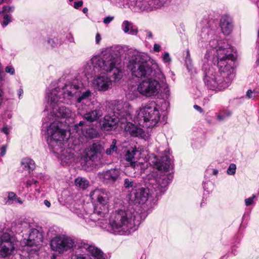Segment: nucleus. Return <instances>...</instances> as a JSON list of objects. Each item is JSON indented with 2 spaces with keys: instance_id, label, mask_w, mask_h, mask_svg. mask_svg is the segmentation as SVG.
Masks as SVG:
<instances>
[{
  "instance_id": "obj_1",
  "label": "nucleus",
  "mask_w": 259,
  "mask_h": 259,
  "mask_svg": "<svg viewBox=\"0 0 259 259\" xmlns=\"http://www.w3.org/2000/svg\"><path fill=\"white\" fill-rule=\"evenodd\" d=\"M81 84L77 79L66 80L63 85L53 88L52 85L46 92L50 104V113L43 119V126L47 130V143L49 149L65 166L74 160V153L70 148L65 149L64 141L67 139L66 130L74 113L69 107L60 106L59 102L67 104L74 103Z\"/></svg>"
},
{
  "instance_id": "obj_2",
  "label": "nucleus",
  "mask_w": 259,
  "mask_h": 259,
  "mask_svg": "<svg viewBox=\"0 0 259 259\" xmlns=\"http://www.w3.org/2000/svg\"><path fill=\"white\" fill-rule=\"evenodd\" d=\"M207 50L203 59L202 70L203 72V80L205 86L209 90L220 91L228 88L234 77V65L235 57L233 54L232 48L218 49L217 53V67L216 72L212 66L208 63L210 56L214 54Z\"/></svg>"
},
{
  "instance_id": "obj_3",
  "label": "nucleus",
  "mask_w": 259,
  "mask_h": 259,
  "mask_svg": "<svg viewBox=\"0 0 259 259\" xmlns=\"http://www.w3.org/2000/svg\"><path fill=\"white\" fill-rule=\"evenodd\" d=\"M159 156H154L150 160V164L153 165L159 171V174L153 172L148 176L147 189L141 188L135 190L131 194L133 200L137 203L144 204L148 200L149 193L160 196L166 190L168 185L171 182L173 175L171 173L165 174L173 168V161L170 157L169 150L160 151Z\"/></svg>"
},
{
  "instance_id": "obj_4",
  "label": "nucleus",
  "mask_w": 259,
  "mask_h": 259,
  "mask_svg": "<svg viewBox=\"0 0 259 259\" xmlns=\"http://www.w3.org/2000/svg\"><path fill=\"white\" fill-rule=\"evenodd\" d=\"M149 57L145 54L133 55L129 60L127 67L133 76L139 78H146L139 83L137 88L143 96L157 95L160 91V83L165 82V77L156 64L151 65Z\"/></svg>"
},
{
  "instance_id": "obj_5",
  "label": "nucleus",
  "mask_w": 259,
  "mask_h": 259,
  "mask_svg": "<svg viewBox=\"0 0 259 259\" xmlns=\"http://www.w3.org/2000/svg\"><path fill=\"white\" fill-rule=\"evenodd\" d=\"M122 52L118 46L106 49L101 55L94 56L87 61L82 67V73L89 79L96 74L113 71L112 79L114 81L119 80L122 76L120 69Z\"/></svg>"
},
{
  "instance_id": "obj_6",
  "label": "nucleus",
  "mask_w": 259,
  "mask_h": 259,
  "mask_svg": "<svg viewBox=\"0 0 259 259\" xmlns=\"http://www.w3.org/2000/svg\"><path fill=\"white\" fill-rule=\"evenodd\" d=\"M142 222L140 214L132 209H119L109 219V231L115 234L128 235L136 230Z\"/></svg>"
},
{
  "instance_id": "obj_7",
  "label": "nucleus",
  "mask_w": 259,
  "mask_h": 259,
  "mask_svg": "<svg viewBox=\"0 0 259 259\" xmlns=\"http://www.w3.org/2000/svg\"><path fill=\"white\" fill-rule=\"evenodd\" d=\"M106 110L108 114L101 121L102 130L106 131L114 129L118 122H124L132 119L131 107L128 102L122 100H113L109 102Z\"/></svg>"
},
{
  "instance_id": "obj_8",
  "label": "nucleus",
  "mask_w": 259,
  "mask_h": 259,
  "mask_svg": "<svg viewBox=\"0 0 259 259\" xmlns=\"http://www.w3.org/2000/svg\"><path fill=\"white\" fill-rule=\"evenodd\" d=\"M90 197L94 205V212L90 219L94 222L104 220L109 213L111 193L104 189H96L90 192Z\"/></svg>"
},
{
  "instance_id": "obj_9",
  "label": "nucleus",
  "mask_w": 259,
  "mask_h": 259,
  "mask_svg": "<svg viewBox=\"0 0 259 259\" xmlns=\"http://www.w3.org/2000/svg\"><path fill=\"white\" fill-rule=\"evenodd\" d=\"M159 106L154 101L147 104L138 115L139 123L143 127L152 128L157 125L160 118Z\"/></svg>"
},
{
  "instance_id": "obj_10",
  "label": "nucleus",
  "mask_w": 259,
  "mask_h": 259,
  "mask_svg": "<svg viewBox=\"0 0 259 259\" xmlns=\"http://www.w3.org/2000/svg\"><path fill=\"white\" fill-rule=\"evenodd\" d=\"M20 226L22 228L21 232L29 229V233L26 234L25 236L23 235L24 238L22 243L31 247H35L34 249H36L40 245L44 239L41 229L31 228L30 224L25 221L22 222Z\"/></svg>"
},
{
  "instance_id": "obj_11",
  "label": "nucleus",
  "mask_w": 259,
  "mask_h": 259,
  "mask_svg": "<svg viewBox=\"0 0 259 259\" xmlns=\"http://www.w3.org/2000/svg\"><path fill=\"white\" fill-rule=\"evenodd\" d=\"M50 245L53 250L63 253L73 247L74 241L68 236L60 235L51 239Z\"/></svg>"
},
{
  "instance_id": "obj_12",
  "label": "nucleus",
  "mask_w": 259,
  "mask_h": 259,
  "mask_svg": "<svg viewBox=\"0 0 259 259\" xmlns=\"http://www.w3.org/2000/svg\"><path fill=\"white\" fill-rule=\"evenodd\" d=\"M15 248L14 238L8 233H3L0 236V257H9Z\"/></svg>"
},
{
  "instance_id": "obj_13",
  "label": "nucleus",
  "mask_w": 259,
  "mask_h": 259,
  "mask_svg": "<svg viewBox=\"0 0 259 259\" xmlns=\"http://www.w3.org/2000/svg\"><path fill=\"white\" fill-rule=\"evenodd\" d=\"M200 37L199 41L202 42L209 41L208 46L209 48H212L213 52H214V49L216 50L215 52L217 53L218 49H229V48H223L222 46L219 47V43L217 39L218 36L215 35L214 29L207 27H203L200 34ZM229 48H230L229 47Z\"/></svg>"
},
{
  "instance_id": "obj_14",
  "label": "nucleus",
  "mask_w": 259,
  "mask_h": 259,
  "mask_svg": "<svg viewBox=\"0 0 259 259\" xmlns=\"http://www.w3.org/2000/svg\"><path fill=\"white\" fill-rule=\"evenodd\" d=\"M121 174L120 169L112 168L99 172L98 176L104 184L112 185L120 179Z\"/></svg>"
},
{
  "instance_id": "obj_15",
  "label": "nucleus",
  "mask_w": 259,
  "mask_h": 259,
  "mask_svg": "<svg viewBox=\"0 0 259 259\" xmlns=\"http://www.w3.org/2000/svg\"><path fill=\"white\" fill-rule=\"evenodd\" d=\"M171 0H136L135 6L141 11H152L162 6L168 5Z\"/></svg>"
},
{
  "instance_id": "obj_16",
  "label": "nucleus",
  "mask_w": 259,
  "mask_h": 259,
  "mask_svg": "<svg viewBox=\"0 0 259 259\" xmlns=\"http://www.w3.org/2000/svg\"><path fill=\"white\" fill-rule=\"evenodd\" d=\"M85 122L80 121L74 125L73 130L78 133L80 137H84L87 139H92L97 137L98 133L97 130L90 126L85 125Z\"/></svg>"
},
{
  "instance_id": "obj_17",
  "label": "nucleus",
  "mask_w": 259,
  "mask_h": 259,
  "mask_svg": "<svg viewBox=\"0 0 259 259\" xmlns=\"http://www.w3.org/2000/svg\"><path fill=\"white\" fill-rule=\"evenodd\" d=\"M140 154V151L136 147H131L126 151L124 159L128 162L127 164H130V166L134 169L135 172L142 173L143 172L142 167L143 164L136 161L135 158L137 154Z\"/></svg>"
},
{
  "instance_id": "obj_18",
  "label": "nucleus",
  "mask_w": 259,
  "mask_h": 259,
  "mask_svg": "<svg viewBox=\"0 0 259 259\" xmlns=\"http://www.w3.org/2000/svg\"><path fill=\"white\" fill-rule=\"evenodd\" d=\"M93 85L98 91H106L111 87V80L106 75H98L93 79Z\"/></svg>"
},
{
  "instance_id": "obj_19",
  "label": "nucleus",
  "mask_w": 259,
  "mask_h": 259,
  "mask_svg": "<svg viewBox=\"0 0 259 259\" xmlns=\"http://www.w3.org/2000/svg\"><path fill=\"white\" fill-rule=\"evenodd\" d=\"M77 245L78 248L87 250L95 259H105L103 252L94 245L90 244L84 241H78Z\"/></svg>"
},
{
  "instance_id": "obj_20",
  "label": "nucleus",
  "mask_w": 259,
  "mask_h": 259,
  "mask_svg": "<svg viewBox=\"0 0 259 259\" xmlns=\"http://www.w3.org/2000/svg\"><path fill=\"white\" fill-rule=\"evenodd\" d=\"M124 123H126L124 126L125 131L132 136L143 138L145 136V132L142 128L132 123L130 120L124 122Z\"/></svg>"
},
{
  "instance_id": "obj_21",
  "label": "nucleus",
  "mask_w": 259,
  "mask_h": 259,
  "mask_svg": "<svg viewBox=\"0 0 259 259\" xmlns=\"http://www.w3.org/2000/svg\"><path fill=\"white\" fill-rule=\"evenodd\" d=\"M93 95V93L89 90H82L81 85L79 87V92L77 94L74 103L81 105H87Z\"/></svg>"
},
{
  "instance_id": "obj_22",
  "label": "nucleus",
  "mask_w": 259,
  "mask_h": 259,
  "mask_svg": "<svg viewBox=\"0 0 259 259\" xmlns=\"http://www.w3.org/2000/svg\"><path fill=\"white\" fill-rule=\"evenodd\" d=\"M232 20L228 15H224L220 19V27L222 32L225 35H229L233 29Z\"/></svg>"
},
{
  "instance_id": "obj_23",
  "label": "nucleus",
  "mask_w": 259,
  "mask_h": 259,
  "mask_svg": "<svg viewBox=\"0 0 259 259\" xmlns=\"http://www.w3.org/2000/svg\"><path fill=\"white\" fill-rule=\"evenodd\" d=\"M121 28L124 33L132 35H136L138 33V28L133 25V24L127 20H124L122 22Z\"/></svg>"
},
{
  "instance_id": "obj_24",
  "label": "nucleus",
  "mask_w": 259,
  "mask_h": 259,
  "mask_svg": "<svg viewBox=\"0 0 259 259\" xmlns=\"http://www.w3.org/2000/svg\"><path fill=\"white\" fill-rule=\"evenodd\" d=\"M102 115V111L100 109H96L87 112L84 114L83 117L88 121L92 122L98 119Z\"/></svg>"
},
{
  "instance_id": "obj_25",
  "label": "nucleus",
  "mask_w": 259,
  "mask_h": 259,
  "mask_svg": "<svg viewBox=\"0 0 259 259\" xmlns=\"http://www.w3.org/2000/svg\"><path fill=\"white\" fill-rule=\"evenodd\" d=\"M21 165L22 168L28 171L30 174L35 168V163L34 161L30 158L26 157L22 159Z\"/></svg>"
},
{
  "instance_id": "obj_26",
  "label": "nucleus",
  "mask_w": 259,
  "mask_h": 259,
  "mask_svg": "<svg viewBox=\"0 0 259 259\" xmlns=\"http://www.w3.org/2000/svg\"><path fill=\"white\" fill-rule=\"evenodd\" d=\"M100 146L97 144H93L90 149L87 152V156L91 160H94V157L100 152Z\"/></svg>"
},
{
  "instance_id": "obj_27",
  "label": "nucleus",
  "mask_w": 259,
  "mask_h": 259,
  "mask_svg": "<svg viewBox=\"0 0 259 259\" xmlns=\"http://www.w3.org/2000/svg\"><path fill=\"white\" fill-rule=\"evenodd\" d=\"M23 202L20 198L18 197L15 193L13 192L8 193V200L6 201V204L10 205L13 203H19L21 204Z\"/></svg>"
},
{
  "instance_id": "obj_28",
  "label": "nucleus",
  "mask_w": 259,
  "mask_h": 259,
  "mask_svg": "<svg viewBox=\"0 0 259 259\" xmlns=\"http://www.w3.org/2000/svg\"><path fill=\"white\" fill-rule=\"evenodd\" d=\"M232 115V112L229 109H224L221 111L217 116L218 121L221 122L228 119Z\"/></svg>"
},
{
  "instance_id": "obj_29",
  "label": "nucleus",
  "mask_w": 259,
  "mask_h": 259,
  "mask_svg": "<svg viewBox=\"0 0 259 259\" xmlns=\"http://www.w3.org/2000/svg\"><path fill=\"white\" fill-rule=\"evenodd\" d=\"M246 96L248 99H251L259 97V84H256L252 90L249 89L247 90Z\"/></svg>"
},
{
  "instance_id": "obj_30",
  "label": "nucleus",
  "mask_w": 259,
  "mask_h": 259,
  "mask_svg": "<svg viewBox=\"0 0 259 259\" xmlns=\"http://www.w3.org/2000/svg\"><path fill=\"white\" fill-rule=\"evenodd\" d=\"M185 65L189 72L192 73L195 72V70L192 64V61L190 57V52L188 50L186 51V56L185 57Z\"/></svg>"
},
{
  "instance_id": "obj_31",
  "label": "nucleus",
  "mask_w": 259,
  "mask_h": 259,
  "mask_svg": "<svg viewBox=\"0 0 259 259\" xmlns=\"http://www.w3.org/2000/svg\"><path fill=\"white\" fill-rule=\"evenodd\" d=\"M11 12H4L1 15V18H3V20L1 21V24L3 27H6L12 21V17L10 13Z\"/></svg>"
},
{
  "instance_id": "obj_32",
  "label": "nucleus",
  "mask_w": 259,
  "mask_h": 259,
  "mask_svg": "<svg viewBox=\"0 0 259 259\" xmlns=\"http://www.w3.org/2000/svg\"><path fill=\"white\" fill-rule=\"evenodd\" d=\"M75 184L80 188L85 189L88 187L89 182L84 178L78 177L75 179Z\"/></svg>"
},
{
  "instance_id": "obj_33",
  "label": "nucleus",
  "mask_w": 259,
  "mask_h": 259,
  "mask_svg": "<svg viewBox=\"0 0 259 259\" xmlns=\"http://www.w3.org/2000/svg\"><path fill=\"white\" fill-rule=\"evenodd\" d=\"M117 141L116 139H113L110 147L107 148L106 150L107 155H110L114 153H116L117 151V147L116 146Z\"/></svg>"
},
{
  "instance_id": "obj_34",
  "label": "nucleus",
  "mask_w": 259,
  "mask_h": 259,
  "mask_svg": "<svg viewBox=\"0 0 259 259\" xmlns=\"http://www.w3.org/2000/svg\"><path fill=\"white\" fill-rule=\"evenodd\" d=\"M48 43L53 48L57 47L63 44V40L58 38H49L47 40Z\"/></svg>"
},
{
  "instance_id": "obj_35",
  "label": "nucleus",
  "mask_w": 259,
  "mask_h": 259,
  "mask_svg": "<svg viewBox=\"0 0 259 259\" xmlns=\"http://www.w3.org/2000/svg\"><path fill=\"white\" fill-rule=\"evenodd\" d=\"M15 9V7L14 6H3L2 8H0V18H1V15L4 12H13Z\"/></svg>"
},
{
  "instance_id": "obj_36",
  "label": "nucleus",
  "mask_w": 259,
  "mask_h": 259,
  "mask_svg": "<svg viewBox=\"0 0 259 259\" xmlns=\"http://www.w3.org/2000/svg\"><path fill=\"white\" fill-rule=\"evenodd\" d=\"M135 183L134 181L132 179H125L124 181V186L126 189H129L130 188L135 186Z\"/></svg>"
},
{
  "instance_id": "obj_37",
  "label": "nucleus",
  "mask_w": 259,
  "mask_h": 259,
  "mask_svg": "<svg viewBox=\"0 0 259 259\" xmlns=\"http://www.w3.org/2000/svg\"><path fill=\"white\" fill-rule=\"evenodd\" d=\"M236 164L234 163H231L228 168L227 172L229 175H234L236 172Z\"/></svg>"
},
{
  "instance_id": "obj_38",
  "label": "nucleus",
  "mask_w": 259,
  "mask_h": 259,
  "mask_svg": "<svg viewBox=\"0 0 259 259\" xmlns=\"http://www.w3.org/2000/svg\"><path fill=\"white\" fill-rule=\"evenodd\" d=\"M162 58L164 63L169 64L171 61V58L168 52H164L162 56Z\"/></svg>"
},
{
  "instance_id": "obj_39",
  "label": "nucleus",
  "mask_w": 259,
  "mask_h": 259,
  "mask_svg": "<svg viewBox=\"0 0 259 259\" xmlns=\"http://www.w3.org/2000/svg\"><path fill=\"white\" fill-rule=\"evenodd\" d=\"M71 211L76 214L79 218H82L83 215V211L80 208L73 207Z\"/></svg>"
},
{
  "instance_id": "obj_40",
  "label": "nucleus",
  "mask_w": 259,
  "mask_h": 259,
  "mask_svg": "<svg viewBox=\"0 0 259 259\" xmlns=\"http://www.w3.org/2000/svg\"><path fill=\"white\" fill-rule=\"evenodd\" d=\"M256 198V195H252V196L249 198L245 199V204L246 206H248L254 203L253 199Z\"/></svg>"
},
{
  "instance_id": "obj_41",
  "label": "nucleus",
  "mask_w": 259,
  "mask_h": 259,
  "mask_svg": "<svg viewBox=\"0 0 259 259\" xmlns=\"http://www.w3.org/2000/svg\"><path fill=\"white\" fill-rule=\"evenodd\" d=\"M37 183L38 182L36 180L32 179L31 180H28L26 182L25 185L27 188L31 187L32 185H34L35 187H36Z\"/></svg>"
},
{
  "instance_id": "obj_42",
  "label": "nucleus",
  "mask_w": 259,
  "mask_h": 259,
  "mask_svg": "<svg viewBox=\"0 0 259 259\" xmlns=\"http://www.w3.org/2000/svg\"><path fill=\"white\" fill-rule=\"evenodd\" d=\"M5 71L11 75H13L15 73V69L12 66L9 65L5 68Z\"/></svg>"
},
{
  "instance_id": "obj_43",
  "label": "nucleus",
  "mask_w": 259,
  "mask_h": 259,
  "mask_svg": "<svg viewBox=\"0 0 259 259\" xmlns=\"http://www.w3.org/2000/svg\"><path fill=\"white\" fill-rule=\"evenodd\" d=\"M75 259H93L88 254H77L75 255Z\"/></svg>"
},
{
  "instance_id": "obj_44",
  "label": "nucleus",
  "mask_w": 259,
  "mask_h": 259,
  "mask_svg": "<svg viewBox=\"0 0 259 259\" xmlns=\"http://www.w3.org/2000/svg\"><path fill=\"white\" fill-rule=\"evenodd\" d=\"M11 129V128L10 126L6 125L1 129V132L6 135H8Z\"/></svg>"
},
{
  "instance_id": "obj_45",
  "label": "nucleus",
  "mask_w": 259,
  "mask_h": 259,
  "mask_svg": "<svg viewBox=\"0 0 259 259\" xmlns=\"http://www.w3.org/2000/svg\"><path fill=\"white\" fill-rule=\"evenodd\" d=\"M66 39L69 41L70 43H75L74 37L71 33H69L66 34Z\"/></svg>"
},
{
  "instance_id": "obj_46",
  "label": "nucleus",
  "mask_w": 259,
  "mask_h": 259,
  "mask_svg": "<svg viewBox=\"0 0 259 259\" xmlns=\"http://www.w3.org/2000/svg\"><path fill=\"white\" fill-rule=\"evenodd\" d=\"M113 16H108L107 17H106L104 18L103 22L105 24H108L110 23L113 19H114Z\"/></svg>"
},
{
  "instance_id": "obj_47",
  "label": "nucleus",
  "mask_w": 259,
  "mask_h": 259,
  "mask_svg": "<svg viewBox=\"0 0 259 259\" xmlns=\"http://www.w3.org/2000/svg\"><path fill=\"white\" fill-rule=\"evenodd\" d=\"M82 5H83V2L81 1L75 2L74 3V8L75 9H78L79 8L82 7Z\"/></svg>"
},
{
  "instance_id": "obj_48",
  "label": "nucleus",
  "mask_w": 259,
  "mask_h": 259,
  "mask_svg": "<svg viewBox=\"0 0 259 259\" xmlns=\"http://www.w3.org/2000/svg\"><path fill=\"white\" fill-rule=\"evenodd\" d=\"M6 150H7V146L6 145H4L2 147V148H1V153H0V154L2 156H5V155L6 154Z\"/></svg>"
},
{
  "instance_id": "obj_49",
  "label": "nucleus",
  "mask_w": 259,
  "mask_h": 259,
  "mask_svg": "<svg viewBox=\"0 0 259 259\" xmlns=\"http://www.w3.org/2000/svg\"><path fill=\"white\" fill-rule=\"evenodd\" d=\"M17 94L19 97V99H21L23 94V90L22 88H19L17 91Z\"/></svg>"
},
{
  "instance_id": "obj_50",
  "label": "nucleus",
  "mask_w": 259,
  "mask_h": 259,
  "mask_svg": "<svg viewBox=\"0 0 259 259\" xmlns=\"http://www.w3.org/2000/svg\"><path fill=\"white\" fill-rule=\"evenodd\" d=\"M160 46L157 44H155L153 47V50L156 52H158L160 50Z\"/></svg>"
},
{
  "instance_id": "obj_51",
  "label": "nucleus",
  "mask_w": 259,
  "mask_h": 259,
  "mask_svg": "<svg viewBox=\"0 0 259 259\" xmlns=\"http://www.w3.org/2000/svg\"><path fill=\"white\" fill-rule=\"evenodd\" d=\"M101 40V36L99 33H97L96 35V43L97 44H99L100 43Z\"/></svg>"
},
{
  "instance_id": "obj_52",
  "label": "nucleus",
  "mask_w": 259,
  "mask_h": 259,
  "mask_svg": "<svg viewBox=\"0 0 259 259\" xmlns=\"http://www.w3.org/2000/svg\"><path fill=\"white\" fill-rule=\"evenodd\" d=\"M194 108L195 109H196V110H197L198 111H199L200 113H201L203 112V110L201 108V107L199 106L198 105H194Z\"/></svg>"
},
{
  "instance_id": "obj_53",
  "label": "nucleus",
  "mask_w": 259,
  "mask_h": 259,
  "mask_svg": "<svg viewBox=\"0 0 259 259\" xmlns=\"http://www.w3.org/2000/svg\"><path fill=\"white\" fill-rule=\"evenodd\" d=\"M145 32L146 33L147 38H151L152 37V33L151 31L147 30Z\"/></svg>"
},
{
  "instance_id": "obj_54",
  "label": "nucleus",
  "mask_w": 259,
  "mask_h": 259,
  "mask_svg": "<svg viewBox=\"0 0 259 259\" xmlns=\"http://www.w3.org/2000/svg\"><path fill=\"white\" fill-rule=\"evenodd\" d=\"M231 253L233 254L234 255H236L237 253V250L236 248H234L233 247L231 248Z\"/></svg>"
},
{
  "instance_id": "obj_55",
  "label": "nucleus",
  "mask_w": 259,
  "mask_h": 259,
  "mask_svg": "<svg viewBox=\"0 0 259 259\" xmlns=\"http://www.w3.org/2000/svg\"><path fill=\"white\" fill-rule=\"evenodd\" d=\"M44 204L47 206L48 207H50L51 206V203L48 200H44Z\"/></svg>"
},
{
  "instance_id": "obj_56",
  "label": "nucleus",
  "mask_w": 259,
  "mask_h": 259,
  "mask_svg": "<svg viewBox=\"0 0 259 259\" xmlns=\"http://www.w3.org/2000/svg\"><path fill=\"white\" fill-rule=\"evenodd\" d=\"M203 189L205 191H206L207 192L209 191V188L208 187H207L206 186V182L205 181H204L203 182Z\"/></svg>"
},
{
  "instance_id": "obj_57",
  "label": "nucleus",
  "mask_w": 259,
  "mask_h": 259,
  "mask_svg": "<svg viewBox=\"0 0 259 259\" xmlns=\"http://www.w3.org/2000/svg\"><path fill=\"white\" fill-rule=\"evenodd\" d=\"M219 171L217 169H212V174L213 175H217L218 174Z\"/></svg>"
},
{
  "instance_id": "obj_58",
  "label": "nucleus",
  "mask_w": 259,
  "mask_h": 259,
  "mask_svg": "<svg viewBox=\"0 0 259 259\" xmlns=\"http://www.w3.org/2000/svg\"><path fill=\"white\" fill-rule=\"evenodd\" d=\"M88 11V9L87 8H84L82 9V12L83 13H87Z\"/></svg>"
},
{
  "instance_id": "obj_59",
  "label": "nucleus",
  "mask_w": 259,
  "mask_h": 259,
  "mask_svg": "<svg viewBox=\"0 0 259 259\" xmlns=\"http://www.w3.org/2000/svg\"><path fill=\"white\" fill-rule=\"evenodd\" d=\"M256 47L257 48V52H258V60H259V44L258 45L257 42H256Z\"/></svg>"
},
{
  "instance_id": "obj_60",
  "label": "nucleus",
  "mask_w": 259,
  "mask_h": 259,
  "mask_svg": "<svg viewBox=\"0 0 259 259\" xmlns=\"http://www.w3.org/2000/svg\"><path fill=\"white\" fill-rule=\"evenodd\" d=\"M50 259H57L56 256L54 254L52 255Z\"/></svg>"
},
{
  "instance_id": "obj_61",
  "label": "nucleus",
  "mask_w": 259,
  "mask_h": 259,
  "mask_svg": "<svg viewBox=\"0 0 259 259\" xmlns=\"http://www.w3.org/2000/svg\"><path fill=\"white\" fill-rule=\"evenodd\" d=\"M256 5L258 8H259V2H257L256 3Z\"/></svg>"
},
{
  "instance_id": "obj_62",
  "label": "nucleus",
  "mask_w": 259,
  "mask_h": 259,
  "mask_svg": "<svg viewBox=\"0 0 259 259\" xmlns=\"http://www.w3.org/2000/svg\"><path fill=\"white\" fill-rule=\"evenodd\" d=\"M12 0H4V1H6V2H11Z\"/></svg>"
},
{
  "instance_id": "obj_63",
  "label": "nucleus",
  "mask_w": 259,
  "mask_h": 259,
  "mask_svg": "<svg viewBox=\"0 0 259 259\" xmlns=\"http://www.w3.org/2000/svg\"><path fill=\"white\" fill-rule=\"evenodd\" d=\"M4 2V0H0V5Z\"/></svg>"
},
{
  "instance_id": "obj_64",
  "label": "nucleus",
  "mask_w": 259,
  "mask_h": 259,
  "mask_svg": "<svg viewBox=\"0 0 259 259\" xmlns=\"http://www.w3.org/2000/svg\"><path fill=\"white\" fill-rule=\"evenodd\" d=\"M208 171H209V170L207 169V170H206V172H208Z\"/></svg>"
}]
</instances>
